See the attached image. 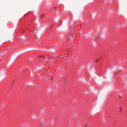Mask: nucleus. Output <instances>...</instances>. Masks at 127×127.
Here are the masks:
<instances>
[{
  "label": "nucleus",
  "instance_id": "nucleus-1",
  "mask_svg": "<svg viewBox=\"0 0 127 127\" xmlns=\"http://www.w3.org/2000/svg\"><path fill=\"white\" fill-rule=\"evenodd\" d=\"M121 109L120 108V111H121Z\"/></svg>",
  "mask_w": 127,
  "mask_h": 127
}]
</instances>
